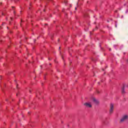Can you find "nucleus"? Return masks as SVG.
<instances>
[{"label":"nucleus","mask_w":128,"mask_h":128,"mask_svg":"<svg viewBox=\"0 0 128 128\" xmlns=\"http://www.w3.org/2000/svg\"><path fill=\"white\" fill-rule=\"evenodd\" d=\"M122 92H124V90H122Z\"/></svg>","instance_id":"39448f33"},{"label":"nucleus","mask_w":128,"mask_h":128,"mask_svg":"<svg viewBox=\"0 0 128 128\" xmlns=\"http://www.w3.org/2000/svg\"><path fill=\"white\" fill-rule=\"evenodd\" d=\"M84 104L87 108H90L92 106V103L90 102H86Z\"/></svg>","instance_id":"f03ea898"},{"label":"nucleus","mask_w":128,"mask_h":128,"mask_svg":"<svg viewBox=\"0 0 128 128\" xmlns=\"http://www.w3.org/2000/svg\"><path fill=\"white\" fill-rule=\"evenodd\" d=\"M114 112V104L110 105V113L112 114Z\"/></svg>","instance_id":"20e7f679"},{"label":"nucleus","mask_w":128,"mask_h":128,"mask_svg":"<svg viewBox=\"0 0 128 128\" xmlns=\"http://www.w3.org/2000/svg\"><path fill=\"white\" fill-rule=\"evenodd\" d=\"M128 119V116L127 115H124V116H123L122 118H121L120 122H124V120H126Z\"/></svg>","instance_id":"f257e3e1"},{"label":"nucleus","mask_w":128,"mask_h":128,"mask_svg":"<svg viewBox=\"0 0 128 128\" xmlns=\"http://www.w3.org/2000/svg\"><path fill=\"white\" fill-rule=\"evenodd\" d=\"M92 102H94L96 104H98L99 102L98 100L94 98H92Z\"/></svg>","instance_id":"7ed1b4c3"}]
</instances>
